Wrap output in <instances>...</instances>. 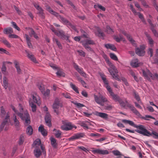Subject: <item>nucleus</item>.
<instances>
[{
  "mask_svg": "<svg viewBox=\"0 0 158 158\" xmlns=\"http://www.w3.org/2000/svg\"><path fill=\"white\" fill-rule=\"evenodd\" d=\"M152 32L153 33V34L154 36L156 37H158V32L156 30L155 28V26L153 27H151L150 28Z\"/></svg>",
  "mask_w": 158,
  "mask_h": 158,
  "instance_id": "obj_50",
  "label": "nucleus"
},
{
  "mask_svg": "<svg viewBox=\"0 0 158 158\" xmlns=\"http://www.w3.org/2000/svg\"><path fill=\"white\" fill-rule=\"evenodd\" d=\"M142 64V63L136 58L133 59L131 62V65L133 67H137Z\"/></svg>",
  "mask_w": 158,
  "mask_h": 158,
  "instance_id": "obj_18",
  "label": "nucleus"
},
{
  "mask_svg": "<svg viewBox=\"0 0 158 158\" xmlns=\"http://www.w3.org/2000/svg\"><path fill=\"white\" fill-rule=\"evenodd\" d=\"M69 28H71L72 29L74 30L75 31L77 32H78V31L76 27L74 25L70 23L67 26Z\"/></svg>",
  "mask_w": 158,
  "mask_h": 158,
  "instance_id": "obj_53",
  "label": "nucleus"
},
{
  "mask_svg": "<svg viewBox=\"0 0 158 158\" xmlns=\"http://www.w3.org/2000/svg\"><path fill=\"white\" fill-rule=\"evenodd\" d=\"M65 1L67 2L68 3L71 5L74 9L75 10L76 9V7L69 0H65Z\"/></svg>",
  "mask_w": 158,
  "mask_h": 158,
  "instance_id": "obj_61",
  "label": "nucleus"
},
{
  "mask_svg": "<svg viewBox=\"0 0 158 158\" xmlns=\"http://www.w3.org/2000/svg\"><path fill=\"white\" fill-rule=\"evenodd\" d=\"M122 122L125 124H128L134 127L135 124L134 123L131 121L126 120V119H123L122 120Z\"/></svg>",
  "mask_w": 158,
  "mask_h": 158,
  "instance_id": "obj_35",
  "label": "nucleus"
},
{
  "mask_svg": "<svg viewBox=\"0 0 158 158\" xmlns=\"http://www.w3.org/2000/svg\"><path fill=\"white\" fill-rule=\"evenodd\" d=\"M106 61L110 67V68L108 69V70L110 74L112 76L113 78L116 80L119 81V79L118 75V70L114 66L108 59Z\"/></svg>",
  "mask_w": 158,
  "mask_h": 158,
  "instance_id": "obj_3",
  "label": "nucleus"
},
{
  "mask_svg": "<svg viewBox=\"0 0 158 158\" xmlns=\"http://www.w3.org/2000/svg\"><path fill=\"white\" fill-rule=\"evenodd\" d=\"M26 132L27 134L31 135L33 132V129L32 127L30 126H29L26 130Z\"/></svg>",
  "mask_w": 158,
  "mask_h": 158,
  "instance_id": "obj_44",
  "label": "nucleus"
},
{
  "mask_svg": "<svg viewBox=\"0 0 158 158\" xmlns=\"http://www.w3.org/2000/svg\"><path fill=\"white\" fill-rule=\"evenodd\" d=\"M120 106L123 107L125 108L127 106L128 107L129 105H131L127 101L126 99L124 101L121 98L118 102Z\"/></svg>",
  "mask_w": 158,
  "mask_h": 158,
  "instance_id": "obj_23",
  "label": "nucleus"
},
{
  "mask_svg": "<svg viewBox=\"0 0 158 158\" xmlns=\"http://www.w3.org/2000/svg\"><path fill=\"white\" fill-rule=\"evenodd\" d=\"M6 66H5L4 63L3 62V65L2 66V73L3 74H5V72H6Z\"/></svg>",
  "mask_w": 158,
  "mask_h": 158,
  "instance_id": "obj_64",
  "label": "nucleus"
},
{
  "mask_svg": "<svg viewBox=\"0 0 158 158\" xmlns=\"http://www.w3.org/2000/svg\"><path fill=\"white\" fill-rule=\"evenodd\" d=\"M91 125L90 123L87 121L82 122L81 123V126L85 129H88L89 128L88 126Z\"/></svg>",
  "mask_w": 158,
  "mask_h": 158,
  "instance_id": "obj_29",
  "label": "nucleus"
},
{
  "mask_svg": "<svg viewBox=\"0 0 158 158\" xmlns=\"http://www.w3.org/2000/svg\"><path fill=\"white\" fill-rule=\"evenodd\" d=\"M46 9L50 13L56 17L62 23L68 26L70 22L65 18L61 16L56 12L53 10L49 6H46Z\"/></svg>",
  "mask_w": 158,
  "mask_h": 158,
  "instance_id": "obj_2",
  "label": "nucleus"
},
{
  "mask_svg": "<svg viewBox=\"0 0 158 158\" xmlns=\"http://www.w3.org/2000/svg\"><path fill=\"white\" fill-rule=\"evenodd\" d=\"M110 58L114 60H118V58L116 55L114 54L110 53Z\"/></svg>",
  "mask_w": 158,
  "mask_h": 158,
  "instance_id": "obj_56",
  "label": "nucleus"
},
{
  "mask_svg": "<svg viewBox=\"0 0 158 158\" xmlns=\"http://www.w3.org/2000/svg\"><path fill=\"white\" fill-rule=\"evenodd\" d=\"M153 50L152 48H149L148 50V55H150V57L152 56L153 55Z\"/></svg>",
  "mask_w": 158,
  "mask_h": 158,
  "instance_id": "obj_59",
  "label": "nucleus"
},
{
  "mask_svg": "<svg viewBox=\"0 0 158 158\" xmlns=\"http://www.w3.org/2000/svg\"><path fill=\"white\" fill-rule=\"evenodd\" d=\"M20 112L15 109L14 106H11V107L15 113L17 114L23 121H25V124L27 125L30 123V118L29 114L26 110H24L22 107V105H19Z\"/></svg>",
  "mask_w": 158,
  "mask_h": 158,
  "instance_id": "obj_1",
  "label": "nucleus"
},
{
  "mask_svg": "<svg viewBox=\"0 0 158 158\" xmlns=\"http://www.w3.org/2000/svg\"><path fill=\"white\" fill-rule=\"evenodd\" d=\"M146 36L148 40L149 43L151 47H153L154 41L151 37L149 35H147Z\"/></svg>",
  "mask_w": 158,
  "mask_h": 158,
  "instance_id": "obj_38",
  "label": "nucleus"
},
{
  "mask_svg": "<svg viewBox=\"0 0 158 158\" xmlns=\"http://www.w3.org/2000/svg\"><path fill=\"white\" fill-rule=\"evenodd\" d=\"M134 127L137 129L135 130V131L140 134L148 136H150L151 135L150 133L148 131L143 125H135Z\"/></svg>",
  "mask_w": 158,
  "mask_h": 158,
  "instance_id": "obj_5",
  "label": "nucleus"
},
{
  "mask_svg": "<svg viewBox=\"0 0 158 158\" xmlns=\"http://www.w3.org/2000/svg\"><path fill=\"white\" fill-rule=\"evenodd\" d=\"M82 45L85 47V49H87L88 51H91V48L90 47L89 45V44H86V43L84 41L82 42Z\"/></svg>",
  "mask_w": 158,
  "mask_h": 158,
  "instance_id": "obj_47",
  "label": "nucleus"
},
{
  "mask_svg": "<svg viewBox=\"0 0 158 158\" xmlns=\"http://www.w3.org/2000/svg\"><path fill=\"white\" fill-rule=\"evenodd\" d=\"M33 100L34 102L35 103H36L37 104H39V97L38 96H34V95L33 96Z\"/></svg>",
  "mask_w": 158,
  "mask_h": 158,
  "instance_id": "obj_46",
  "label": "nucleus"
},
{
  "mask_svg": "<svg viewBox=\"0 0 158 158\" xmlns=\"http://www.w3.org/2000/svg\"><path fill=\"white\" fill-rule=\"evenodd\" d=\"M14 7L17 13L19 15H22V12L20 10L19 8L15 6H14Z\"/></svg>",
  "mask_w": 158,
  "mask_h": 158,
  "instance_id": "obj_63",
  "label": "nucleus"
},
{
  "mask_svg": "<svg viewBox=\"0 0 158 158\" xmlns=\"http://www.w3.org/2000/svg\"><path fill=\"white\" fill-rule=\"evenodd\" d=\"M74 104L78 108H81L85 106V105L79 103L77 102H73Z\"/></svg>",
  "mask_w": 158,
  "mask_h": 158,
  "instance_id": "obj_57",
  "label": "nucleus"
},
{
  "mask_svg": "<svg viewBox=\"0 0 158 158\" xmlns=\"http://www.w3.org/2000/svg\"><path fill=\"white\" fill-rule=\"evenodd\" d=\"M83 41L86 43V44H89L93 45L95 44L94 42L92 40L87 39Z\"/></svg>",
  "mask_w": 158,
  "mask_h": 158,
  "instance_id": "obj_55",
  "label": "nucleus"
},
{
  "mask_svg": "<svg viewBox=\"0 0 158 158\" xmlns=\"http://www.w3.org/2000/svg\"><path fill=\"white\" fill-rule=\"evenodd\" d=\"M14 63L18 73L19 74L21 73V70L19 62L17 61H15Z\"/></svg>",
  "mask_w": 158,
  "mask_h": 158,
  "instance_id": "obj_31",
  "label": "nucleus"
},
{
  "mask_svg": "<svg viewBox=\"0 0 158 158\" xmlns=\"http://www.w3.org/2000/svg\"><path fill=\"white\" fill-rule=\"evenodd\" d=\"M3 32L5 34L9 35L13 33V31L12 28L8 27L4 28L3 30Z\"/></svg>",
  "mask_w": 158,
  "mask_h": 158,
  "instance_id": "obj_28",
  "label": "nucleus"
},
{
  "mask_svg": "<svg viewBox=\"0 0 158 158\" xmlns=\"http://www.w3.org/2000/svg\"><path fill=\"white\" fill-rule=\"evenodd\" d=\"M45 120L46 125L49 127H51L52 126L51 117L50 114L48 113H47L46 114Z\"/></svg>",
  "mask_w": 158,
  "mask_h": 158,
  "instance_id": "obj_21",
  "label": "nucleus"
},
{
  "mask_svg": "<svg viewBox=\"0 0 158 158\" xmlns=\"http://www.w3.org/2000/svg\"><path fill=\"white\" fill-rule=\"evenodd\" d=\"M84 135H85L83 133H77L71 136L68 139L70 141H74L83 138Z\"/></svg>",
  "mask_w": 158,
  "mask_h": 158,
  "instance_id": "obj_11",
  "label": "nucleus"
},
{
  "mask_svg": "<svg viewBox=\"0 0 158 158\" xmlns=\"http://www.w3.org/2000/svg\"><path fill=\"white\" fill-rule=\"evenodd\" d=\"M114 38L116 41L118 42H119L121 40L124 41L125 40V39L123 38V36L121 35H119V37L115 36L114 37Z\"/></svg>",
  "mask_w": 158,
  "mask_h": 158,
  "instance_id": "obj_43",
  "label": "nucleus"
},
{
  "mask_svg": "<svg viewBox=\"0 0 158 158\" xmlns=\"http://www.w3.org/2000/svg\"><path fill=\"white\" fill-rule=\"evenodd\" d=\"M120 33L123 34L126 36L129 40L133 44H134L135 41L132 39L131 36L129 34L126 33V31L124 30H120Z\"/></svg>",
  "mask_w": 158,
  "mask_h": 158,
  "instance_id": "obj_20",
  "label": "nucleus"
},
{
  "mask_svg": "<svg viewBox=\"0 0 158 158\" xmlns=\"http://www.w3.org/2000/svg\"><path fill=\"white\" fill-rule=\"evenodd\" d=\"M8 36L9 38H19V36L16 35L11 34V33Z\"/></svg>",
  "mask_w": 158,
  "mask_h": 158,
  "instance_id": "obj_60",
  "label": "nucleus"
},
{
  "mask_svg": "<svg viewBox=\"0 0 158 158\" xmlns=\"http://www.w3.org/2000/svg\"><path fill=\"white\" fill-rule=\"evenodd\" d=\"M143 76L145 77H150L152 79L153 78V75L149 71L147 72L145 71H143Z\"/></svg>",
  "mask_w": 158,
  "mask_h": 158,
  "instance_id": "obj_33",
  "label": "nucleus"
},
{
  "mask_svg": "<svg viewBox=\"0 0 158 158\" xmlns=\"http://www.w3.org/2000/svg\"><path fill=\"white\" fill-rule=\"evenodd\" d=\"M101 78L105 84V86L106 88L109 91L111 90V88L108 85V81L106 80L104 75H102L101 76Z\"/></svg>",
  "mask_w": 158,
  "mask_h": 158,
  "instance_id": "obj_24",
  "label": "nucleus"
},
{
  "mask_svg": "<svg viewBox=\"0 0 158 158\" xmlns=\"http://www.w3.org/2000/svg\"><path fill=\"white\" fill-rule=\"evenodd\" d=\"M13 119L15 126H18L19 125V122L17 119L16 117L15 114H14L13 115Z\"/></svg>",
  "mask_w": 158,
  "mask_h": 158,
  "instance_id": "obj_48",
  "label": "nucleus"
},
{
  "mask_svg": "<svg viewBox=\"0 0 158 158\" xmlns=\"http://www.w3.org/2000/svg\"><path fill=\"white\" fill-rule=\"evenodd\" d=\"M38 87L44 96L48 97L49 96L50 93V90L49 89H47L45 91L44 85L42 84H38Z\"/></svg>",
  "mask_w": 158,
  "mask_h": 158,
  "instance_id": "obj_8",
  "label": "nucleus"
},
{
  "mask_svg": "<svg viewBox=\"0 0 158 158\" xmlns=\"http://www.w3.org/2000/svg\"><path fill=\"white\" fill-rule=\"evenodd\" d=\"M57 36L62 40H65L67 42H70L69 39L70 35L67 33H65L63 30H60L58 34H57Z\"/></svg>",
  "mask_w": 158,
  "mask_h": 158,
  "instance_id": "obj_7",
  "label": "nucleus"
},
{
  "mask_svg": "<svg viewBox=\"0 0 158 158\" xmlns=\"http://www.w3.org/2000/svg\"><path fill=\"white\" fill-rule=\"evenodd\" d=\"M29 105L31 108L32 110L34 112L36 111V106L35 104H34L32 101H30L29 102Z\"/></svg>",
  "mask_w": 158,
  "mask_h": 158,
  "instance_id": "obj_37",
  "label": "nucleus"
},
{
  "mask_svg": "<svg viewBox=\"0 0 158 158\" xmlns=\"http://www.w3.org/2000/svg\"><path fill=\"white\" fill-rule=\"evenodd\" d=\"M152 136V135H153V137L155 139H158V133L154 131H152V133H150Z\"/></svg>",
  "mask_w": 158,
  "mask_h": 158,
  "instance_id": "obj_58",
  "label": "nucleus"
},
{
  "mask_svg": "<svg viewBox=\"0 0 158 158\" xmlns=\"http://www.w3.org/2000/svg\"><path fill=\"white\" fill-rule=\"evenodd\" d=\"M77 52L80 56H82L83 57H85V53L83 51L81 50H78L77 51Z\"/></svg>",
  "mask_w": 158,
  "mask_h": 158,
  "instance_id": "obj_62",
  "label": "nucleus"
},
{
  "mask_svg": "<svg viewBox=\"0 0 158 158\" xmlns=\"http://www.w3.org/2000/svg\"><path fill=\"white\" fill-rule=\"evenodd\" d=\"M145 47L144 45L140 46V48H137L135 50L136 53L139 56H143L145 54L144 49Z\"/></svg>",
  "mask_w": 158,
  "mask_h": 158,
  "instance_id": "obj_17",
  "label": "nucleus"
},
{
  "mask_svg": "<svg viewBox=\"0 0 158 158\" xmlns=\"http://www.w3.org/2000/svg\"><path fill=\"white\" fill-rule=\"evenodd\" d=\"M93 150L91 151L94 154H99L102 155L108 154L109 152L106 150H101L100 149H95L94 148H92Z\"/></svg>",
  "mask_w": 158,
  "mask_h": 158,
  "instance_id": "obj_16",
  "label": "nucleus"
},
{
  "mask_svg": "<svg viewBox=\"0 0 158 158\" xmlns=\"http://www.w3.org/2000/svg\"><path fill=\"white\" fill-rule=\"evenodd\" d=\"M53 41L54 42H56V45L59 49H61L62 48V47L61 44L57 39L53 37Z\"/></svg>",
  "mask_w": 158,
  "mask_h": 158,
  "instance_id": "obj_36",
  "label": "nucleus"
},
{
  "mask_svg": "<svg viewBox=\"0 0 158 158\" xmlns=\"http://www.w3.org/2000/svg\"><path fill=\"white\" fill-rule=\"evenodd\" d=\"M105 47L107 49H110L114 51L116 50V48L114 45L106 44L105 45Z\"/></svg>",
  "mask_w": 158,
  "mask_h": 158,
  "instance_id": "obj_39",
  "label": "nucleus"
},
{
  "mask_svg": "<svg viewBox=\"0 0 158 158\" xmlns=\"http://www.w3.org/2000/svg\"><path fill=\"white\" fill-rule=\"evenodd\" d=\"M24 138L23 135H22L20 136L19 141V145H21L22 144L24 141Z\"/></svg>",
  "mask_w": 158,
  "mask_h": 158,
  "instance_id": "obj_54",
  "label": "nucleus"
},
{
  "mask_svg": "<svg viewBox=\"0 0 158 158\" xmlns=\"http://www.w3.org/2000/svg\"><path fill=\"white\" fill-rule=\"evenodd\" d=\"M94 114L95 115L99 117L106 120H107L109 119V115L106 113L95 111Z\"/></svg>",
  "mask_w": 158,
  "mask_h": 158,
  "instance_id": "obj_15",
  "label": "nucleus"
},
{
  "mask_svg": "<svg viewBox=\"0 0 158 158\" xmlns=\"http://www.w3.org/2000/svg\"><path fill=\"white\" fill-rule=\"evenodd\" d=\"M8 80L7 78L6 77H4L3 79V86L6 89L8 86Z\"/></svg>",
  "mask_w": 158,
  "mask_h": 158,
  "instance_id": "obj_32",
  "label": "nucleus"
},
{
  "mask_svg": "<svg viewBox=\"0 0 158 158\" xmlns=\"http://www.w3.org/2000/svg\"><path fill=\"white\" fill-rule=\"evenodd\" d=\"M94 100L96 102L101 106H103L104 103L105 102H109L107 98L103 96L100 93L98 95L94 94Z\"/></svg>",
  "mask_w": 158,
  "mask_h": 158,
  "instance_id": "obj_4",
  "label": "nucleus"
},
{
  "mask_svg": "<svg viewBox=\"0 0 158 158\" xmlns=\"http://www.w3.org/2000/svg\"><path fill=\"white\" fill-rule=\"evenodd\" d=\"M51 141V144L54 147L56 148L57 146V143L56 142V139L53 138H50Z\"/></svg>",
  "mask_w": 158,
  "mask_h": 158,
  "instance_id": "obj_41",
  "label": "nucleus"
},
{
  "mask_svg": "<svg viewBox=\"0 0 158 158\" xmlns=\"http://www.w3.org/2000/svg\"><path fill=\"white\" fill-rule=\"evenodd\" d=\"M40 147H36L34 150V155L37 158L39 157L41 155L42 152Z\"/></svg>",
  "mask_w": 158,
  "mask_h": 158,
  "instance_id": "obj_25",
  "label": "nucleus"
},
{
  "mask_svg": "<svg viewBox=\"0 0 158 158\" xmlns=\"http://www.w3.org/2000/svg\"><path fill=\"white\" fill-rule=\"evenodd\" d=\"M26 52L27 54V56L31 60L35 63L37 62L36 59L33 55L30 54L28 51H26Z\"/></svg>",
  "mask_w": 158,
  "mask_h": 158,
  "instance_id": "obj_27",
  "label": "nucleus"
},
{
  "mask_svg": "<svg viewBox=\"0 0 158 158\" xmlns=\"http://www.w3.org/2000/svg\"><path fill=\"white\" fill-rule=\"evenodd\" d=\"M38 130L44 136H46L47 135V132L44 129L43 126L41 125L39 126L38 128Z\"/></svg>",
  "mask_w": 158,
  "mask_h": 158,
  "instance_id": "obj_26",
  "label": "nucleus"
},
{
  "mask_svg": "<svg viewBox=\"0 0 158 158\" xmlns=\"http://www.w3.org/2000/svg\"><path fill=\"white\" fill-rule=\"evenodd\" d=\"M60 106L59 100L58 98L55 99L53 105V108L54 112L57 114H59V112L57 110Z\"/></svg>",
  "mask_w": 158,
  "mask_h": 158,
  "instance_id": "obj_14",
  "label": "nucleus"
},
{
  "mask_svg": "<svg viewBox=\"0 0 158 158\" xmlns=\"http://www.w3.org/2000/svg\"><path fill=\"white\" fill-rule=\"evenodd\" d=\"M106 31L108 34H112L114 31L109 26H107L106 28Z\"/></svg>",
  "mask_w": 158,
  "mask_h": 158,
  "instance_id": "obj_45",
  "label": "nucleus"
},
{
  "mask_svg": "<svg viewBox=\"0 0 158 158\" xmlns=\"http://www.w3.org/2000/svg\"><path fill=\"white\" fill-rule=\"evenodd\" d=\"M53 131H55L56 133H55V136L57 138H60L61 137L62 132L59 130H57L54 129L53 130Z\"/></svg>",
  "mask_w": 158,
  "mask_h": 158,
  "instance_id": "obj_40",
  "label": "nucleus"
},
{
  "mask_svg": "<svg viewBox=\"0 0 158 158\" xmlns=\"http://www.w3.org/2000/svg\"><path fill=\"white\" fill-rule=\"evenodd\" d=\"M2 41L3 44L8 48H10L11 47L10 44L6 39H3L2 40Z\"/></svg>",
  "mask_w": 158,
  "mask_h": 158,
  "instance_id": "obj_52",
  "label": "nucleus"
},
{
  "mask_svg": "<svg viewBox=\"0 0 158 158\" xmlns=\"http://www.w3.org/2000/svg\"><path fill=\"white\" fill-rule=\"evenodd\" d=\"M73 66L74 69L83 77L85 78L87 77V75L85 73L82 68H80L79 66L76 63H74Z\"/></svg>",
  "mask_w": 158,
  "mask_h": 158,
  "instance_id": "obj_9",
  "label": "nucleus"
},
{
  "mask_svg": "<svg viewBox=\"0 0 158 158\" xmlns=\"http://www.w3.org/2000/svg\"><path fill=\"white\" fill-rule=\"evenodd\" d=\"M128 107H129L131 110H132L133 113H134L137 116H139L140 114L138 110L136 109V108L132 105H129Z\"/></svg>",
  "mask_w": 158,
  "mask_h": 158,
  "instance_id": "obj_30",
  "label": "nucleus"
},
{
  "mask_svg": "<svg viewBox=\"0 0 158 158\" xmlns=\"http://www.w3.org/2000/svg\"><path fill=\"white\" fill-rule=\"evenodd\" d=\"M33 145V146H35L36 147H40L43 153H45L46 151H45L44 148L41 144L40 140L39 139H36L34 142Z\"/></svg>",
  "mask_w": 158,
  "mask_h": 158,
  "instance_id": "obj_10",
  "label": "nucleus"
},
{
  "mask_svg": "<svg viewBox=\"0 0 158 158\" xmlns=\"http://www.w3.org/2000/svg\"><path fill=\"white\" fill-rule=\"evenodd\" d=\"M34 6L36 9L39 11L38 14L42 18H44V14L43 10L40 7L38 3L35 2L34 3Z\"/></svg>",
  "mask_w": 158,
  "mask_h": 158,
  "instance_id": "obj_13",
  "label": "nucleus"
},
{
  "mask_svg": "<svg viewBox=\"0 0 158 158\" xmlns=\"http://www.w3.org/2000/svg\"><path fill=\"white\" fill-rule=\"evenodd\" d=\"M108 92L110 95L112 96L113 100H114L115 102H119L121 98H120L117 95L114 94L113 92L112 89Z\"/></svg>",
  "mask_w": 158,
  "mask_h": 158,
  "instance_id": "obj_22",
  "label": "nucleus"
},
{
  "mask_svg": "<svg viewBox=\"0 0 158 158\" xmlns=\"http://www.w3.org/2000/svg\"><path fill=\"white\" fill-rule=\"evenodd\" d=\"M70 85L71 88L77 93L79 94L78 89V88L77 87L74 85L72 83L70 84Z\"/></svg>",
  "mask_w": 158,
  "mask_h": 158,
  "instance_id": "obj_42",
  "label": "nucleus"
},
{
  "mask_svg": "<svg viewBox=\"0 0 158 158\" xmlns=\"http://www.w3.org/2000/svg\"><path fill=\"white\" fill-rule=\"evenodd\" d=\"M94 32L95 34L99 37H103L104 34L102 31L98 27L95 26L94 28Z\"/></svg>",
  "mask_w": 158,
  "mask_h": 158,
  "instance_id": "obj_19",
  "label": "nucleus"
},
{
  "mask_svg": "<svg viewBox=\"0 0 158 158\" xmlns=\"http://www.w3.org/2000/svg\"><path fill=\"white\" fill-rule=\"evenodd\" d=\"M77 80L80 81L83 86L85 87H86V86L85 85L86 83L85 81L83 80L82 78L80 77L79 76L77 77Z\"/></svg>",
  "mask_w": 158,
  "mask_h": 158,
  "instance_id": "obj_51",
  "label": "nucleus"
},
{
  "mask_svg": "<svg viewBox=\"0 0 158 158\" xmlns=\"http://www.w3.org/2000/svg\"><path fill=\"white\" fill-rule=\"evenodd\" d=\"M9 114V112L6 113L5 118L2 121L0 125V131H2L5 126H6V127L5 128V130L6 131L7 130V128H6V126L9 125V123L10 120Z\"/></svg>",
  "mask_w": 158,
  "mask_h": 158,
  "instance_id": "obj_6",
  "label": "nucleus"
},
{
  "mask_svg": "<svg viewBox=\"0 0 158 158\" xmlns=\"http://www.w3.org/2000/svg\"><path fill=\"white\" fill-rule=\"evenodd\" d=\"M56 70L57 71L56 73L57 75L59 77H64L65 76L64 73L62 71V70L59 68Z\"/></svg>",
  "mask_w": 158,
  "mask_h": 158,
  "instance_id": "obj_34",
  "label": "nucleus"
},
{
  "mask_svg": "<svg viewBox=\"0 0 158 158\" xmlns=\"http://www.w3.org/2000/svg\"><path fill=\"white\" fill-rule=\"evenodd\" d=\"M62 129L65 131H69L72 129L73 128H76V127L70 123H66L64 125L61 126Z\"/></svg>",
  "mask_w": 158,
  "mask_h": 158,
  "instance_id": "obj_12",
  "label": "nucleus"
},
{
  "mask_svg": "<svg viewBox=\"0 0 158 158\" xmlns=\"http://www.w3.org/2000/svg\"><path fill=\"white\" fill-rule=\"evenodd\" d=\"M152 32L153 33V34L154 36L156 37H158V32L156 30L155 28V26L153 27H151L150 28Z\"/></svg>",
  "mask_w": 158,
  "mask_h": 158,
  "instance_id": "obj_49",
  "label": "nucleus"
}]
</instances>
